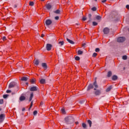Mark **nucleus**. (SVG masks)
<instances>
[{"label":"nucleus","instance_id":"obj_38","mask_svg":"<svg viewBox=\"0 0 129 129\" xmlns=\"http://www.w3.org/2000/svg\"><path fill=\"white\" fill-rule=\"evenodd\" d=\"M96 56H97V53L94 52V53L93 54V57H96Z\"/></svg>","mask_w":129,"mask_h":129},{"label":"nucleus","instance_id":"obj_7","mask_svg":"<svg viewBox=\"0 0 129 129\" xmlns=\"http://www.w3.org/2000/svg\"><path fill=\"white\" fill-rule=\"evenodd\" d=\"M103 33L104 34H107L109 33V29L107 28H105L103 29Z\"/></svg>","mask_w":129,"mask_h":129},{"label":"nucleus","instance_id":"obj_3","mask_svg":"<svg viewBox=\"0 0 129 129\" xmlns=\"http://www.w3.org/2000/svg\"><path fill=\"white\" fill-rule=\"evenodd\" d=\"M16 85H17V84L16 83V82H12L9 84V88H13V87H15V86H16Z\"/></svg>","mask_w":129,"mask_h":129},{"label":"nucleus","instance_id":"obj_2","mask_svg":"<svg viewBox=\"0 0 129 129\" xmlns=\"http://www.w3.org/2000/svg\"><path fill=\"white\" fill-rule=\"evenodd\" d=\"M125 41V38L124 37H121L117 38V42L119 43H122Z\"/></svg>","mask_w":129,"mask_h":129},{"label":"nucleus","instance_id":"obj_44","mask_svg":"<svg viewBox=\"0 0 129 129\" xmlns=\"http://www.w3.org/2000/svg\"><path fill=\"white\" fill-rule=\"evenodd\" d=\"M8 95H4L3 97L4 98H7L8 97Z\"/></svg>","mask_w":129,"mask_h":129},{"label":"nucleus","instance_id":"obj_17","mask_svg":"<svg viewBox=\"0 0 129 129\" xmlns=\"http://www.w3.org/2000/svg\"><path fill=\"white\" fill-rule=\"evenodd\" d=\"M112 80L113 81L117 80V76L113 75L112 77Z\"/></svg>","mask_w":129,"mask_h":129},{"label":"nucleus","instance_id":"obj_22","mask_svg":"<svg viewBox=\"0 0 129 129\" xmlns=\"http://www.w3.org/2000/svg\"><path fill=\"white\" fill-rule=\"evenodd\" d=\"M33 97H34V94H33V93H32L30 94V97L29 98V101H31L32 99H33Z\"/></svg>","mask_w":129,"mask_h":129},{"label":"nucleus","instance_id":"obj_30","mask_svg":"<svg viewBox=\"0 0 129 129\" xmlns=\"http://www.w3.org/2000/svg\"><path fill=\"white\" fill-rule=\"evenodd\" d=\"M123 60H126L127 59V56L126 55H123L122 56Z\"/></svg>","mask_w":129,"mask_h":129},{"label":"nucleus","instance_id":"obj_10","mask_svg":"<svg viewBox=\"0 0 129 129\" xmlns=\"http://www.w3.org/2000/svg\"><path fill=\"white\" fill-rule=\"evenodd\" d=\"M19 99L20 101H24V100H26V97H25V96H20Z\"/></svg>","mask_w":129,"mask_h":129},{"label":"nucleus","instance_id":"obj_47","mask_svg":"<svg viewBox=\"0 0 129 129\" xmlns=\"http://www.w3.org/2000/svg\"><path fill=\"white\" fill-rule=\"evenodd\" d=\"M126 8L127 9V10H129V5H127L126 6Z\"/></svg>","mask_w":129,"mask_h":129},{"label":"nucleus","instance_id":"obj_34","mask_svg":"<svg viewBox=\"0 0 129 129\" xmlns=\"http://www.w3.org/2000/svg\"><path fill=\"white\" fill-rule=\"evenodd\" d=\"M98 24L96 22H93V26H97Z\"/></svg>","mask_w":129,"mask_h":129},{"label":"nucleus","instance_id":"obj_31","mask_svg":"<svg viewBox=\"0 0 129 129\" xmlns=\"http://www.w3.org/2000/svg\"><path fill=\"white\" fill-rule=\"evenodd\" d=\"M82 126L84 128H86V124L85 123H83Z\"/></svg>","mask_w":129,"mask_h":129},{"label":"nucleus","instance_id":"obj_28","mask_svg":"<svg viewBox=\"0 0 129 129\" xmlns=\"http://www.w3.org/2000/svg\"><path fill=\"white\" fill-rule=\"evenodd\" d=\"M78 54L79 55H82V54H83V51H81V50H78Z\"/></svg>","mask_w":129,"mask_h":129},{"label":"nucleus","instance_id":"obj_58","mask_svg":"<svg viewBox=\"0 0 129 129\" xmlns=\"http://www.w3.org/2000/svg\"><path fill=\"white\" fill-rule=\"evenodd\" d=\"M77 25H78V24H77Z\"/></svg>","mask_w":129,"mask_h":129},{"label":"nucleus","instance_id":"obj_21","mask_svg":"<svg viewBox=\"0 0 129 129\" xmlns=\"http://www.w3.org/2000/svg\"><path fill=\"white\" fill-rule=\"evenodd\" d=\"M112 75V73L111 71H109L107 73V77H110Z\"/></svg>","mask_w":129,"mask_h":129},{"label":"nucleus","instance_id":"obj_6","mask_svg":"<svg viewBox=\"0 0 129 129\" xmlns=\"http://www.w3.org/2000/svg\"><path fill=\"white\" fill-rule=\"evenodd\" d=\"M41 66L44 69V70H47L48 67L47 66L46 63H45V62L42 63Z\"/></svg>","mask_w":129,"mask_h":129},{"label":"nucleus","instance_id":"obj_56","mask_svg":"<svg viewBox=\"0 0 129 129\" xmlns=\"http://www.w3.org/2000/svg\"><path fill=\"white\" fill-rule=\"evenodd\" d=\"M94 90H96V88H95V89H94Z\"/></svg>","mask_w":129,"mask_h":129},{"label":"nucleus","instance_id":"obj_16","mask_svg":"<svg viewBox=\"0 0 129 129\" xmlns=\"http://www.w3.org/2000/svg\"><path fill=\"white\" fill-rule=\"evenodd\" d=\"M93 88V85L90 84L88 87L87 90H90V89H92Z\"/></svg>","mask_w":129,"mask_h":129},{"label":"nucleus","instance_id":"obj_18","mask_svg":"<svg viewBox=\"0 0 129 129\" xmlns=\"http://www.w3.org/2000/svg\"><path fill=\"white\" fill-rule=\"evenodd\" d=\"M101 92H100V90H96L95 92V95H99L100 94Z\"/></svg>","mask_w":129,"mask_h":129},{"label":"nucleus","instance_id":"obj_43","mask_svg":"<svg viewBox=\"0 0 129 129\" xmlns=\"http://www.w3.org/2000/svg\"><path fill=\"white\" fill-rule=\"evenodd\" d=\"M3 41H6V40H7V37H6V36H4L3 37Z\"/></svg>","mask_w":129,"mask_h":129},{"label":"nucleus","instance_id":"obj_52","mask_svg":"<svg viewBox=\"0 0 129 129\" xmlns=\"http://www.w3.org/2000/svg\"><path fill=\"white\" fill-rule=\"evenodd\" d=\"M77 124H78V122H76V123Z\"/></svg>","mask_w":129,"mask_h":129},{"label":"nucleus","instance_id":"obj_29","mask_svg":"<svg viewBox=\"0 0 129 129\" xmlns=\"http://www.w3.org/2000/svg\"><path fill=\"white\" fill-rule=\"evenodd\" d=\"M58 44H59L60 46H63V45H64V41H59Z\"/></svg>","mask_w":129,"mask_h":129},{"label":"nucleus","instance_id":"obj_24","mask_svg":"<svg viewBox=\"0 0 129 129\" xmlns=\"http://www.w3.org/2000/svg\"><path fill=\"white\" fill-rule=\"evenodd\" d=\"M88 123L89 124L90 127H91V124H92V122L90 120H88Z\"/></svg>","mask_w":129,"mask_h":129},{"label":"nucleus","instance_id":"obj_37","mask_svg":"<svg viewBox=\"0 0 129 129\" xmlns=\"http://www.w3.org/2000/svg\"><path fill=\"white\" fill-rule=\"evenodd\" d=\"M61 111L62 113H65V109L64 108L61 109Z\"/></svg>","mask_w":129,"mask_h":129},{"label":"nucleus","instance_id":"obj_32","mask_svg":"<svg viewBox=\"0 0 129 129\" xmlns=\"http://www.w3.org/2000/svg\"><path fill=\"white\" fill-rule=\"evenodd\" d=\"M29 6H31V7H32L33 6H34V2H29Z\"/></svg>","mask_w":129,"mask_h":129},{"label":"nucleus","instance_id":"obj_11","mask_svg":"<svg viewBox=\"0 0 129 129\" xmlns=\"http://www.w3.org/2000/svg\"><path fill=\"white\" fill-rule=\"evenodd\" d=\"M34 63L35 65H36V66H38V65H39V63H40V61L38 59H35L34 60Z\"/></svg>","mask_w":129,"mask_h":129},{"label":"nucleus","instance_id":"obj_36","mask_svg":"<svg viewBox=\"0 0 129 129\" xmlns=\"http://www.w3.org/2000/svg\"><path fill=\"white\" fill-rule=\"evenodd\" d=\"M100 51V49L99 48H97L95 49V52H99Z\"/></svg>","mask_w":129,"mask_h":129},{"label":"nucleus","instance_id":"obj_53","mask_svg":"<svg viewBox=\"0 0 129 129\" xmlns=\"http://www.w3.org/2000/svg\"><path fill=\"white\" fill-rule=\"evenodd\" d=\"M2 110V108H0V111H1Z\"/></svg>","mask_w":129,"mask_h":129},{"label":"nucleus","instance_id":"obj_20","mask_svg":"<svg viewBox=\"0 0 129 129\" xmlns=\"http://www.w3.org/2000/svg\"><path fill=\"white\" fill-rule=\"evenodd\" d=\"M36 82V79H32L30 80V83L31 84H34Z\"/></svg>","mask_w":129,"mask_h":129},{"label":"nucleus","instance_id":"obj_9","mask_svg":"<svg viewBox=\"0 0 129 129\" xmlns=\"http://www.w3.org/2000/svg\"><path fill=\"white\" fill-rule=\"evenodd\" d=\"M46 8L47 10H51V9H52V5L50 4H48L46 5Z\"/></svg>","mask_w":129,"mask_h":129},{"label":"nucleus","instance_id":"obj_12","mask_svg":"<svg viewBox=\"0 0 129 129\" xmlns=\"http://www.w3.org/2000/svg\"><path fill=\"white\" fill-rule=\"evenodd\" d=\"M40 83L41 84H44L45 83H46V80H45L44 79H42L40 80Z\"/></svg>","mask_w":129,"mask_h":129},{"label":"nucleus","instance_id":"obj_5","mask_svg":"<svg viewBox=\"0 0 129 129\" xmlns=\"http://www.w3.org/2000/svg\"><path fill=\"white\" fill-rule=\"evenodd\" d=\"M45 24L46 26H50L52 24V20L50 19H47L45 21Z\"/></svg>","mask_w":129,"mask_h":129},{"label":"nucleus","instance_id":"obj_23","mask_svg":"<svg viewBox=\"0 0 129 129\" xmlns=\"http://www.w3.org/2000/svg\"><path fill=\"white\" fill-rule=\"evenodd\" d=\"M93 85L95 88H98V85H97V83L96 82V81H95Z\"/></svg>","mask_w":129,"mask_h":129},{"label":"nucleus","instance_id":"obj_39","mask_svg":"<svg viewBox=\"0 0 129 129\" xmlns=\"http://www.w3.org/2000/svg\"><path fill=\"white\" fill-rule=\"evenodd\" d=\"M4 103V99L0 100V104H3Z\"/></svg>","mask_w":129,"mask_h":129},{"label":"nucleus","instance_id":"obj_48","mask_svg":"<svg viewBox=\"0 0 129 129\" xmlns=\"http://www.w3.org/2000/svg\"><path fill=\"white\" fill-rule=\"evenodd\" d=\"M106 2V0H103V1H102V3H105Z\"/></svg>","mask_w":129,"mask_h":129},{"label":"nucleus","instance_id":"obj_14","mask_svg":"<svg viewBox=\"0 0 129 129\" xmlns=\"http://www.w3.org/2000/svg\"><path fill=\"white\" fill-rule=\"evenodd\" d=\"M21 80V81H27L28 80V78L27 77H23Z\"/></svg>","mask_w":129,"mask_h":129},{"label":"nucleus","instance_id":"obj_35","mask_svg":"<svg viewBox=\"0 0 129 129\" xmlns=\"http://www.w3.org/2000/svg\"><path fill=\"white\" fill-rule=\"evenodd\" d=\"M92 11H93V12H95V11H96V7H93L92 8Z\"/></svg>","mask_w":129,"mask_h":129},{"label":"nucleus","instance_id":"obj_41","mask_svg":"<svg viewBox=\"0 0 129 129\" xmlns=\"http://www.w3.org/2000/svg\"><path fill=\"white\" fill-rule=\"evenodd\" d=\"M6 92H7V93H11V92H12V91L7 90Z\"/></svg>","mask_w":129,"mask_h":129},{"label":"nucleus","instance_id":"obj_45","mask_svg":"<svg viewBox=\"0 0 129 129\" xmlns=\"http://www.w3.org/2000/svg\"><path fill=\"white\" fill-rule=\"evenodd\" d=\"M55 20H59V17L58 16H56L55 18H54Z\"/></svg>","mask_w":129,"mask_h":129},{"label":"nucleus","instance_id":"obj_57","mask_svg":"<svg viewBox=\"0 0 129 129\" xmlns=\"http://www.w3.org/2000/svg\"><path fill=\"white\" fill-rule=\"evenodd\" d=\"M40 104H42V102L40 103Z\"/></svg>","mask_w":129,"mask_h":129},{"label":"nucleus","instance_id":"obj_19","mask_svg":"<svg viewBox=\"0 0 129 129\" xmlns=\"http://www.w3.org/2000/svg\"><path fill=\"white\" fill-rule=\"evenodd\" d=\"M67 41H68V42H69V43H70V44H74V41L69 39V38H67Z\"/></svg>","mask_w":129,"mask_h":129},{"label":"nucleus","instance_id":"obj_50","mask_svg":"<svg viewBox=\"0 0 129 129\" xmlns=\"http://www.w3.org/2000/svg\"><path fill=\"white\" fill-rule=\"evenodd\" d=\"M44 34H41V38H44Z\"/></svg>","mask_w":129,"mask_h":129},{"label":"nucleus","instance_id":"obj_8","mask_svg":"<svg viewBox=\"0 0 129 129\" xmlns=\"http://www.w3.org/2000/svg\"><path fill=\"white\" fill-rule=\"evenodd\" d=\"M37 90H38V89L36 86L32 87L30 88V91H37Z\"/></svg>","mask_w":129,"mask_h":129},{"label":"nucleus","instance_id":"obj_26","mask_svg":"<svg viewBox=\"0 0 129 129\" xmlns=\"http://www.w3.org/2000/svg\"><path fill=\"white\" fill-rule=\"evenodd\" d=\"M96 19L98 20V21H99V20H101V17L100 16L98 15L96 17Z\"/></svg>","mask_w":129,"mask_h":129},{"label":"nucleus","instance_id":"obj_1","mask_svg":"<svg viewBox=\"0 0 129 129\" xmlns=\"http://www.w3.org/2000/svg\"><path fill=\"white\" fill-rule=\"evenodd\" d=\"M74 118L72 116H68L64 118V120L66 122H71L72 121H73Z\"/></svg>","mask_w":129,"mask_h":129},{"label":"nucleus","instance_id":"obj_27","mask_svg":"<svg viewBox=\"0 0 129 129\" xmlns=\"http://www.w3.org/2000/svg\"><path fill=\"white\" fill-rule=\"evenodd\" d=\"M111 86L109 87L106 90V92H108L109 91H110L111 90Z\"/></svg>","mask_w":129,"mask_h":129},{"label":"nucleus","instance_id":"obj_51","mask_svg":"<svg viewBox=\"0 0 129 129\" xmlns=\"http://www.w3.org/2000/svg\"><path fill=\"white\" fill-rule=\"evenodd\" d=\"M85 45H86L85 43L83 44V46L84 47V46H85Z\"/></svg>","mask_w":129,"mask_h":129},{"label":"nucleus","instance_id":"obj_42","mask_svg":"<svg viewBox=\"0 0 129 129\" xmlns=\"http://www.w3.org/2000/svg\"><path fill=\"white\" fill-rule=\"evenodd\" d=\"M86 17H83L82 18V21H86Z\"/></svg>","mask_w":129,"mask_h":129},{"label":"nucleus","instance_id":"obj_15","mask_svg":"<svg viewBox=\"0 0 129 129\" xmlns=\"http://www.w3.org/2000/svg\"><path fill=\"white\" fill-rule=\"evenodd\" d=\"M92 17V16L91 14L88 15V22H91V21H92V18H91Z\"/></svg>","mask_w":129,"mask_h":129},{"label":"nucleus","instance_id":"obj_40","mask_svg":"<svg viewBox=\"0 0 129 129\" xmlns=\"http://www.w3.org/2000/svg\"><path fill=\"white\" fill-rule=\"evenodd\" d=\"M37 113H38V111H37L36 110H35V111L33 112V114H34V115H36V114H37Z\"/></svg>","mask_w":129,"mask_h":129},{"label":"nucleus","instance_id":"obj_33","mask_svg":"<svg viewBox=\"0 0 129 129\" xmlns=\"http://www.w3.org/2000/svg\"><path fill=\"white\" fill-rule=\"evenodd\" d=\"M75 60H76V61H79V60H80V57H79V56H76L75 57Z\"/></svg>","mask_w":129,"mask_h":129},{"label":"nucleus","instance_id":"obj_25","mask_svg":"<svg viewBox=\"0 0 129 129\" xmlns=\"http://www.w3.org/2000/svg\"><path fill=\"white\" fill-rule=\"evenodd\" d=\"M53 13H54V14H59L60 11L59 10H57L56 11H54Z\"/></svg>","mask_w":129,"mask_h":129},{"label":"nucleus","instance_id":"obj_4","mask_svg":"<svg viewBox=\"0 0 129 129\" xmlns=\"http://www.w3.org/2000/svg\"><path fill=\"white\" fill-rule=\"evenodd\" d=\"M52 48V45L51 44H46V50L47 51H51V49Z\"/></svg>","mask_w":129,"mask_h":129},{"label":"nucleus","instance_id":"obj_55","mask_svg":"<svg viewBox=\"0 0 129 129\" xmlns=\"http://www.w3.org/2000/svg\"><path fill=\"white\" fill-rule=\"evenodd\" d=\"M94 1H95V2H97V0H94Z\"/></svg>","mask_w":129,"mask_h":129},{"label":"nucleus","instance_id":"obj_13","mask_svg":"<svg viewBox=\"0 0 129 129\" xmlns=\"http://www.w3.org/2000/svg\"><path fill=\"white\" fill-rule=\"evenodd\" d=\"M5 118V114H1L0 115V120H2L3 121V120H4Z\"/></svg>","mask_w":129,"mask_h":129},{"label":"nucleus","instance_id":"obj_54","mask_svg":"<svg viewBox=\"0 0 129 129\" xmlns=\"http://www.w3.org/2000/svg\"><path fill=\"white\" fill-rule=\"evenodd\" d=\"M45 0H41L42 2H44Z\"/></svg>","mask_w":129,"mask_h":129},{"label":"nucleus","instance_id":"obj_46","mask_svg":"<svg viewBox=\"0 0 129 129\" xmlns=\"http://www.w3.org/2000/svg\"><path fill=\"white\" fill-rule=\"evenodd\" d=\"M32 106H33V101H32L31 102L30 108H31V107H32Z\"/></svg>","mask_w":129,"mask_h":129},{"label":"nucleus","instance_id":"obj_49","mask_svg":"<svg viewBox=\"0 0 129 129\" xmlns=\"http://www.w3.org/2000/svg\"><path fill=\"white\" fill-rule=\"evenodd\" d=\"M25 109H26L25 108H22V111H25Z\"/></svg>","mask_w":129,"mask_h":129}]
</instances>
